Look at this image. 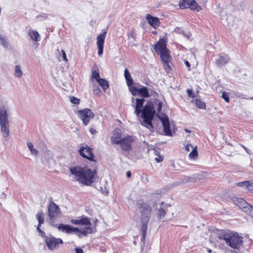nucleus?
Wrapping results in <instances>:
<instances>
[{
  "instance_id": "obj_27",
  "label": "nucleus",
  "mask_w": 253,
  "mask_h": 253,
  "mask_svg": "<svg viewBox=\"0 0 253 253\" xmlns=\"http://www.w3.org/2000/svg\"><path fill=\"white\" fill-rule=\"evenodd\" d=\"M190 0H180L179 2V7L182 9L188 8L189 7Z\"/></svg>"
},
{
  "instance_id": "obj_32",
  "label": "nucleus",
  "mask_w": 253,
  "mask_h": 253,
  "mask_svg": "<svg viewBox=\"0 0 253 253\" xmlns=\"http://www.w3.org/2000/svg\"><path fill=\"white\" fill-rule=\"evenodd\" d=\"M91 79L96 80L97 82L100 79L98 71H93L92 72Z\"/></svg>"
},
{
  "instance_id": "obj_34",
  "label": "nucleus",
  "mask_w": 253,
  "mask_h": 253,
  "mask_svg": "<svg viewBox=\"0 0 253 253\" xmlns=\"http://www.w3.org/2000/svg\"><path fill=\"white\" fill-rule=\"evenodd\" d=\"M0 43L3 46H6L7 43L5 37L0 34Z\"/></svg>"
},
{
  "instance_id": "obj_22",
  "label": "nucleus",
  "mask_w": 253,
  "mask_h": 253,
  "mask_svg": "<svg viewBox=\"0 0 253 253\" xmlns=\"http://www.w3.org/2000/svg\"><path fill=\"white\" fill-rule=\"evenodd\" d=\"M36 217H37V219H38V222H39L38 225V227L37 228V230L38 231V232L40 234V230H42L40 228V226L44 222V214L42 212H38L37 214V215H36Z\"/></svg>"
},
{
  "instance_id": "obj_40",
  "label": "nucleus",
  "mask_w": 253,
  "mask_h": 253,
  "mask_svg": "<svg viewBox=\"0 0 253 253\" xmlns=\"http://www.w3.org/2000/svg\"><path fill=\"white\" fill-rule=\"evenodd\" d=\"M61 52L62 55L63 60L64 61H65V62H67L68 61V58L67 57L65 51L63 49H62L61 51Z\"/></svg>"
},
{
  "instance_id": "obj_11",
  "label": "nucleus",
  "mask_w": 253,
  "mask_h": 253,
  "mask_svg": "<svg viewBox=\"0 0 253 253\" xmlns=\"http://www.w3.org/2000/svg\"><path fill=\"white\" fill-rule=\"evenodd\" d=\"M79 152L83 157L85 158L90 161H93L94 156L92 153V149L86 145L81 147L79 150Z\"/></svg>"
},
{
  "instance_id": "obj_19",
  "label": "nucleus",
  "mask_w": 253,
  "mask_h": 253,
  "mask_svg": "<svg viewBox=\"0 0 253 253\" xmlns=\"http://www.w3.org/2000/svg\"><path fill=\"white\" fill-rule=\"evenodd\" d=\"M229 60L228 56L225 54H222L218 56V58L216 60V64L218 66H223L227 64Z\"/></svg>"
},
{
  "instance_id": "obj_47",
  "label": "nucleus",
  "mask_w": 253,
  "mask_h": 253,
  "mask_svg": "<svg viewBox=\"0 0 253 253\" xmlns=\"http://www.w3.org/2000/svg\"><path fill=\"white\" fill-rule=\"evenodd\" d=\"M6 197V195L3 193L2 194H1V198H3V199H5Z\"/></svg>"
},
{
  "instance_id": "obj_33",
  "label": "nucleus",
  "mask_w": 253,
  "mask_h": 253,
  "mask_svg": "<svg viewBox=\"0 0 253 253\" xmlns=\"http://www.w3.org/2000/svg\"><path fill=\"white\" fill-rule=\"evenodd\" d=\"M245 212L249 214L251 216L253 217V207L249 204V207L247 208Z\"/></svg>"
},
{
  "instance_id": "obj_6",
  "label": "nucleus",
  "mask_w": 253,
  "mask_h": 253,
  "mask_svg": "<svg viewBox=\"0 0 253 253\" xmlns=\"http://www.w3.org/2000/svg\"><path fill=\"white\" fill-rule=\"evenodd\" d=\"M219 238L224 240L229 247L237 250L240 249L243 243L242 237L240 236L238 233L230 231L224 233L219 237Z\"/></svg>"
},
{
  "instance_id": "obj_35",
  "label": "nucleus",
  "mask_w": 253,
  "mask_h": 253,
  "mask_svg": "<svg viewBox=\"0 0 253 253\" xmlns=\"http://www.w3.org/2000/svg\"><path fill=\"white\" fill-rule=\"evenodd\" d=\"M154 154L155 155L158 156L157 157L155 158V160L157 162H161L163 160V157L159 155V152L158 150H154Z\"/></svg>"
},
{
  "instance_id": "obj_43",
  "label": "nucleus",
  "mask_w": 253,
  "mask_h": 253,
  "mask_svg": "<svg viewBox=\"0 0 253 253\" xmlns=\"http://www.w3.org/2000/svg\"><path fill=\"white\" fill-rule=\"evenodd\" d=\"M101 91L99 88H95L93 90V93L96 95H99L100 94Z\"/></svg>"
},
{
  "instance_id": "obj_28",
  "label": "nucleus",
  "mask_w": 253,
  "mask_h": 253,
  "mask_svg": "<svg viewBox=\"0 0 253 253\" xmlns=\"http://www.w3.org/2000/svg\"><path fill=\"white\" fill-rule=\"evenodd\" d=\"M15 76L18 78H20L22 75V71L19 65H16L15 68Z\"/></svg>"
},
{
  "instance_id": "obj_13",
  "label": "nucleus",
  "mask_w": 253,
  "mask_h": 253,
  "mask_svg": "<svg viewBox=\"0 0 253 253\" xmlns=\"http://www.w3.org/2000/svg\"><path fill=\"white\" fill-rule=\"evenodd\" d=\"M130 91L134 96L138 94L144 98L148 97L150 96L147 87L144 86L139 88H137L135 86H133L132 88H130Z\"/></svg>"
},
{
  "instance_id": "obj_4",
  "label": "nucleus",
  "mask_w": 253,
  "mask_h": 253,
  "mask_svg": "<svg viewBox=\"0 0 253 253\" xmlns=\"http://www.w3.org/2000/svg\"><path fill=\"white\" fill-rule=\"evenodd\" d=\"M9 112V100L4 96L0 95V127L4 138L9 135L8 115Z\"/></svg>"
},
{
  "instance_id": "obj_42",
  "label": "nucleus",
  "mask_w": 253,
  "mask_h": 253,
  "mask_svg": "<svg viewBox=\"0 0 253 253\" xmlns=\"http://www.w3.org/2000/svg\"><path fill=\"white\" fill-rule=\"evenodd\" d=\"M76 253H84L82 249L80 247H76L74 249Z\"/></svg>"
},
{
  "instance_id": "obj_16",
  "label": "nucleus",
  "mask_w": 253,
  "mask_h": 253,
  "mask_svg": "<svg viewBox=\"0 0 253 253\" xmlns=\"http://www.w3.org/2000/svg\"><path fill=\"white\" fill-rule=\"evenodd\" d=\"M146 19L149 24L155 29L157 28L160 25V20L156 17H154L150 14H147Z\"/></svg>"
},
{
  "instance_id": "obj_37",
  "label": "nucleus",
  "mask_w": 253,
  "mask_h": 253,
  "mask_svg": "<svg viewBox=\"0 0 253 253\" xmlns=\"http://www.w3.org/2000/svg\"><path fill=\"white\" fill-rule=\"evenodd\" d=\"M222 97L226 102H229V97L226 92H223L222 94Z\"/></svg>"
},
{
  "instance_id": "obj_25",
  "label": "nucleus",
  "mask_w": 253,
  "mask_h": 253,
  "mask_svg": "<svg viewBox=\"0 0 253 253\" xmlns=\"http://www.w3.org/2000/svg\"><path fill=\"white\" fill-rule=\"evenodd\" d=\"M97 82L104 91H105L109 87V84L105 79H100Z\"/></svg>"
},
{
  "instance_id": "obj_23",
  "label": "nucleus",
  "mask_w": 253,
  "mask_h": 253,
  "mask_svg": "<svg viewBox=\"0 0 253 253\" xmlns=\"http://www.w3.org/2000/svg\"><path fill=\"white\" fill-rule=\"evenodd\" d=\"M188 8L192 11H199L201 9V7L194 0H190Z\"/></svg>"
},
{
  "instance_id": "obj_41",
  "label": "nucleus",
  "mask_w": 253,
  "mask_h": 253,
  "mask_svg": "<svg viewBox=\"0 0 253 253\" xmlns=\"http://www.w3.org/2000/svg\"><path fill=\"white\" fill-rule=\"evenodd\" d=\"M193 148L194 147L191 144H187L185 146V149L187 152L190 151L191 149L192 150Z\"/></svg>"
},
{
  "instance_id": "obj_48",
  "label": "nucleus",
  "mask_w": 253,
  "mask_h": 253,
  "mask_svg": "<svg viewBox=\"0 0 253 253\" xmlns=\"http://www.w3.org/2000/svg\"><path fill=\"white\" fill-rule=\"evenodd\" d=\"M242 147L243 148V149L248 153H249V150L248 149V148L247 147H246L244 145H242Z\"/></svg>"
},
{
  "instance_id": "obj_30",
  "label": "nucleus",
  "mask_w": 253,
  "mask_h": 253,
  "mask_svg": "<svg viewBox=\"0 0 253 253\" xmlns=\"http://www.w3.org/2000/svg\"><path fill=\"white\" fill-rule=\"evenodd\" d=\"M166 213V210L162 208L161 206L158 209V216L159 218H163Z\"/></svg>"
},
{
  "instance_id": "obj_17",
  "label": "nucleus",
  "mask_w": 253,
  "mask_h": 253,
  "mask_svg": "<svg viewBox=\"0 0 253 253\" xmlns=\"http://www.w3.org/2000/svg\"><path fill=\"white\" fill-rule=\"evenodd\" d=\"M158 54L160 56L161 60L165 64L164 66H169V63L171 59L169 50L167 49L158 53Z\"/></svg>"
},
{
  "instance_id": "obj_36",
  "label": "nucleus",
  "mask_w": 253,
  "mask_h": 253,
  "mask_svg": "<svg viewBox=\"0 0 253 253\" xmlns=\"http://www.w3.org/2000/svg\"><path fill=\"white\" fill-rule=\"evenodd\" d=\"M70 101L72 103L74 104L77 105L80 103V99L74 96H70Z\"/></svg>"
},
{
  "instance_id": "obj_53",
  "label": "nucleus",
  "mask_w": 253,
  "mask_h": 253,
  "mask_svg": "<svg viewBox=\"0 0 253 253\" xmlns=\"http://www.w3.org/2000/svg\"><path fill=\"white\" fill-rule=\"evenodd\" d=\"M251 99L253 100V97H251Z\"/></svg>"
},
{
  "instance_id": "obj_21",
  "label": "nucleus",
  "mask_w": 253,
  "mask_h": 253,
  "mask_svg": "<svg viewBox=\"0 0 253 253\" xmlns=\"http://www.w3.org/2000/svg\"><path fill=\"white\" fill-rule=\"evenodd\" d=\"M121 133L119 130H115L113 135L111 137V141L112 143L119 144L121 141Z\"/></svg>"
},
{
  "instance_id": "obj_1",
  "label": "nucleus",
  "mask_w": 253,
  "mask_h": 253,
  "mask_svg": "<svg viewBox=\"0 0 253 253\" xmlns=\"http://www.w3.org/2000/svg\"><path fill=\"white\" fill-rule=\"evenodd\" d=\"M144 101L145 99L142 98H136L135 103L132 102L133 103L132 106L135 109L134 113L137 117L143 120L141 122V125L147 127L151 131H153V127L152 121L157 110L158 111L157 116L163 124L165 134L167 136H172V134L170 128V123L168 116L165 114L159 113L162 107V101L157 99L154 101V104L148 102L142 109Z\"/></svg>"
},
{
  "instance_id": "obj_5",
  "label": "nucleus",
  "mask_w": 253,
  "mask_h": 253,
  "mask_svg": "<svg viewBox=\"0 0 253 253\" xmlns=\"http://www.w3.org/2000/svg\"><path fill=\"white\" fill-rule=\"evenodd\" d=\"M138 207L140 210V219L142 223L141 231L142 237L141 241L145 240L147 230V224L149 220L151 212V208L146 203L139 202L138 203Z\"/></svg>"
},
{
  "instance_id": "obj_54",
  "label": "nucleus",
  "mask_w": 253,
  "mask_h": 253,
  "mask_svg": "<svg viewBox=\"0 0 253 253\" xmlns=\"http://www.w3.org/2000/svg\"><path fill=\"white\" fill-rule=\"evenodd\" d=\"M132 100H134V98L133 97H132Z\"/></svg>"
},
{
  "instance_id": "obj_15",
  "label": "nucleus",
  "mask_w": 253,
  "mask_h": 253,
  "mask_svg": "<svg viewBox=\"0 0 253 253\" xmlns=\"http://www.w3.org/2000/svg\"><path fill=\"white\" fill-rule=\"evenodd\" d=\"M28 34L31 40L36 42L35 43V47H38L39 46L38 42H40L41 39L38 32L35 30H29L28 32Z\"/></svg>"
},
{
  "instance_id": "obj_26",
  "label": "nucleus",
  "mask_w": 253,
  "mask_h": 253,
  "mask_svg": "<svg viewBox=\"0 0 253 253\" xmlns=\"http://www.w3.org/2000/svg\"><path fill=\"white\" fill-rule=\"evenodd\" d=\"M198 156L197 146H195L189 154V157L191 160H195Z\"/></svg>"
},
{
  "instance_id": "obj_46",
  "label": "nucleus",
  "mask_w": 253,
  "mask_h": 253,
  "mask_svg": "<svg viewBox=\"0 0 253 253\" xmlns=\"http://www.w3.org/2000/svg\"><path fill=\"white\" fill-rule=\"evenodd\" d=\"M184 63H185V64L186 66L187 67L190 68V64L189 62L188 61H185Z\"/></svg>"
},
{
  "instance_id": "obj_29",
  "label": "nucleus",
  "mask_w": 253,
  "mask_h": 253,
  "mask_svg": "<svg viewBox=\"0 0 253 253\" xmlns=\"http://www.w3.org/2000/svg\"><path fill=\"white\" fill-rule=\"evenodd\" d=\"M195 103L196 106L198 107L199 108L205 109L206 108L205 103L200 100L196 99L195 100Z\"/></svg>"
},
{
  "instance_id": "obj_38",
  "label": "nucleus",
  "mask_w": 253,
  "mask_h": 253,
  "mask_svg": "<svg viewBox=\"0 0 253 253\" xmlns=\"http://www.w3.org/2000/svg\"><path fill=\"white\" fill-rule=\"evenodd\" d=\"M100 190L104 195H107L108 194V189L106 187H100Z\"/></svg>"
},
{
  "instance_id": "obj_2",
  "label": "nucleus",
  "mask_w": 253,
  "mask_h": 253,
  "mask_svg": "<svg viewBox=\"0 0 253 253\" xmlns=\"http://www.w3.org/2000/svg\"><path fill=\"white\" fill-rule=\"evenodd\" d=\"M91 219L88 217H79L77 219H72L70 222L75 225L84 226L83 228L74 227L70 225L59 224H52L60 231L67 234L75 233L80 238L86 236L88 234L93 232L91 227Z\"/></svg>"
},
{
  "instance_id": "obj_49",
  "label": "nucleus",
  "mask_w": 253,
  "mask_h": 253,
  "mask_svg": "<svg viewBox=\"0 0 253 253\" xmlns=\"http://www.w3.org/2000/svg\"><path fill=\"white\" fill-rule=\"evenodd\" d=\"M126 175L128 177H130L131 176V172L130 171H127L126 173Z\"/></svg>"
},
{
  "instance_id": "obj_24",
  "label": "nucleus",
  "mask_w": 253,
  "mask_h": 253,
  "mask_svg": "<svg viewBox=\"0 0 253 253\" xmlns=\"http://www.w3.org/2000/svg\"><path fill=\"white\" fill-rule=\"evenodd\" d=\"M27 145L31 152V155L34 156L35 157H37L39 154V151L37 149L34 147L33 143L29 142H27Z\"/></svg>"
},
{
  "instance_id": "obj_12",
  "label": "nucleus",
  "mask_w": 253,
  "mask_h": 253,
  "mask_svg": "<svg viewBox=\"0 0 253 253\" xmlns=\"http://www.w3.org/2000/svg\"><path fill=\"white\" fill-rule=\"evenodd\" d=\"M107 32L104 31L97 37V46L98 48V54L101 56L103 53V46L106 38Z\"/></svg>"
},
{
  "instance_id": "obj_18",
  "label": "nucleus",
  "mask_w": 253,
  "mask_h": 253,
  "mask_svg": "<svg viewBox=\"0 0 253 253\" xmlns=\"http://www.w3.org/2000/svg\"><path fill=\"white\" fill-rule=\"evenodd\" d=\"M233 202L235 205L237 206L240 209L243 210L245 211L247 208L249 207V204L244 199L242 198H236L233 199Z\"/></svg>"
},
{
  "instance_id": "obj_31",
  "label": "nucleus",
  "mask_w": 253,
  "mask_h": 253,
  "mask_svg": "<svg viewBox=\"0 0 253 253\" xmlns=\"http://www.w3.org/2000/svg\"><path fill=\"white\" fill-rule=\"evenodd\" d=\"M252 184V182L250 183L249 181H244L238 183V185L240 186L245 187L248 190L250 191V186H251Z\"/></svg>"
},
{
  "instance_id": "obj_51",
  "label": "nucleus",
  "mask_w": 253,
  "mask_h": 253,
  "mask_svg": "<svg viewBox=\"0 0 253 253\" xmlns=\"http://www.w3.org/2000/svg\"><path fill=\"white\" fill-rule=\"evenodd\" d=\"M184 130L187 133H190L191 132V131L190 130H189L187 128H185Z\"/></svg>"
},
{
  "instance_id": "obj_52",
  "label": "nucleus",
  "mask_w": 253,
  "mask_h": 253,
  "mask_svg": "<svg viewBox=\"0 0 253 253\" xmlns=\"http://www.w3.org/2000/svg\"><path fill=\"white\" fill-rule=\"evenodd\" d=\"M153 34H156V33H157V32H156V31L153 32Z\"/></svg>"
},
{
  "instance_id": "obj_9",
  "label": "nucleus",
  "mask_w": 253,
  "mask_h": 253,
  "mask_svg": "<svg viewBox=\"0 0 253 253\" xmlns=\"http://www.w3.org/2000/svg\"><path fill=\"white\" fill-rule=\"evenodd\" d=\"M48 216L51 224H53L55 218L61 213L60 210L57 205L55 203L50 202L48 206Z\"/></svg>"
},
{
  "instance_id": "obj_10",
  "label": "nucleus",
  "mask_w": 253,
  "mask_h": 253,
  "mask_svg": "<svg viewBox=\"0 0 253 253\" xmlns=\"http://www.w3.org/2000/svg\"><path fill=\"white\" fill-rule=\"evenodd\" d=\"M135 140V137L128 135L121 139L120 145L121 148L126 151L130 152L132 150L131 143Z\"/></svg>"
},
{
  "instance_id": "obj_50",
  "label": "nucleus",
  "mask_w": 253,
  "mask_h": 253,
  "mask_svg": "<svg viewBox=\"0 0 253 253\" xmlns=\"http://www.w3.org/2000/svg\"><path fill=\"white\" fill-rule=\"evenodd\" d=\"M250 191H253V182H252V184L251 186H250Z\"/></svg>"
},
{
  "instance_id": "obj_44",
  "label": "nucleus",
  "mask_w": 253,
  "mask_h": 253,
  "mask_svg": "<svg viewBox=\"0 0 253 253\" xmlns=\"http://www.w3.org/2000/svg\"><path fill=\"white\" fill-rule=\"evenodd\" d=\"M128 37L129 38H131L133 40L135 39V35H134V33L132 32L130 33L129 34H128Z\"/></svg>"
},
{
  "instance_id": "obj_7",
  "label": "nucleus",
  "mask_w": 253,
  "mask_h": 253,
  "mask_svg": "<svg viewBox=\"0 0 253 253\" xmlns=\"http://www.w3.org/2000/svg\"><path fill=\"white\" fill-rule=\"evenodd\" d=\"M40 230V236L42 238L47 248L50 251L53 252L58 249L60 245L63 244V241L60 238H56L51 234H46L42 230Z\"/></svg>"
},
{
  "instance_id": "obj_45",
  "label": "nucleus",
  "mask_w": 253,
  "mask_h": 253,
  "mask_svg": "<svg viewBox=\"0 0 253 253\" xmlns=\"http://www.w3.org/2000/svg\"><path fill=\"white\" fill-rule=\"evenodd\" d=\"M89 131L92 134H95L96 133V130L95 129L93 128H90L89 129Z\"/></svg>"
},
{
  "instance_id": "obj_39",
  "label": "nucleus",
  "mask_w": 253,
  "mask_h": 253,
  "mask_svg": "<svg viewBox=\"0 0 253 253\" xmlns=\"http://www.w3.org/2000/svg\"><path fill=\"white\" fill-rule=\"evenodd\" d=\"M186 91L189 97L192 98L195 97V93L192 92L191 89H187Z\"/></svg>"
},
{
  "instance_id": "obj_20",
  "label": "nucleus",
  "mask_w": 253,
  "mask_h": 253,
  "mask_svg": "<svg viewBox=\"0 0 253 253\" xmlns=\"http://www.w3.org/2000/svg\"><path fill=\"white\" fill-rule=\"evenodd\" d=\"M124 76L126 81V84L130 90V88H132L133 84V80L131 78V76L127 69H126L124 72Z\"/></svg>"
},
{
  "instance_id": "obj_14",
  "label": "nucleus",
  "mask_w": 253,
  "mask_h": 253,
  "mask_svg": "<svg viewBox=\"0 0 253 253\" xmlns=\"http://www.w3.org/2000/svg\"><path fill=\"white\" fill-rule=\"evenodd\" d=\"M166 40L164 38H160L159 41L156 43L154 49L157 54L168 49L166 46Z\"/></svg>"
},
{
  "instance_id": "obj_3",
  "label": "nucleus",
  "mask_w": 253,
  "mask_h": 253,
  "mask_svg": "<svg viewBox=\"0 0 253 253\" xmlns=\"http://www.w3.org/2000/svg\"><path fill=\"white\" fill-rule=\"evenodd\" d=\"M70 171L77 181L85 185H89L93 183L96 172L95 169L80 166L71 167Z\"/></svg>"
},
{
  "instance_id": "obj_8",
  "label": "nucleus",
  "mask_w": 253,
  "mask_h": 253,
  "mask_svg": "<svg viewBox=\"0 0 253 253\" xmlns=\"http://www.w3.org/2000/svg\"><path fill=\"white\" fill-rule=\"evenodd\" d=\"M77 114L85 126L87 125L90 120L94 117V113L90 109L88 108L78 111Z\"/></svg>"
}]
</instances>
